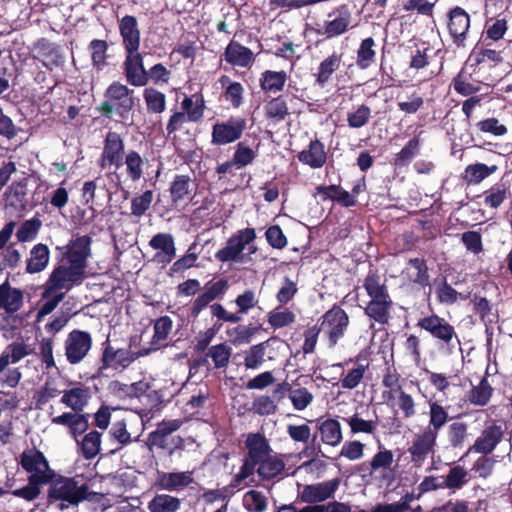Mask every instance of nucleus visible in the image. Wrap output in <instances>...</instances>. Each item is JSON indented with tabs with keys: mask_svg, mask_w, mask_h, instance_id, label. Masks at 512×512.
Segmentation results:
<instances>
[{
	"mask_svg": "<svg viewBox=\"0 0 512 512\" xmlns=\"http://www.w3.org/2000/svg\"><path fill=\"white\" fill-rule=\"evenodd\" d=\"M50 483L47 504L60 511L78 506L88 497V486L79 477L60 476Z\"/></svg>",
	"mask_w": 512,
	"mask_h": 512,
	"instance_id": "1",
	"label": "nucleus"
},
{
	"mask_svg": "<svg viewBox=\"0 0 512 512\" xmlns=\"http://www.w3.org/2000/svg\"><path fill=\"white\" fill-rule=\"evenodd\" d=\"M288 398L294 409L302 411L306 409L313 401V394L307 388L299 387L289 391Z\"/></svg>",
	"mask_w": 512,
	"mask_h": 512,
	"instance_id": "55",
	"label": "nucleus"
},
{
	"mask_svg": "<svg viewBox=\"0 0 512 512\" xmlns=\"http://www.w3.org/2000/svg\"><path fill=\"white\" fill-rule=\"evenodd\" d=\"M245 443L248 450L246 458L256 464L273 453L268 440L260 433L248 434Z\"/></svg>",
	"mask_w": 512,
	"mask_h": 512,
	"instance_id": "24",
	"label": "nucleus"
},
{
	"mask_svg": "<svg viewBox=\"0 0 512 512\" xmlns=\"http://www.w3.org/2000/svg\"><path fill=\"white\" fill-rule=\"evenodd\" d=\"M279 344L277 340L269 339L257 345L250 347L245 353L244 365L247 369H258L264 361L274 360L275 355L272 353L275 350L274 345Z\"/></svg>",
	"mask_w": 512,
	"mask_h": 512,
	"instance_id": "19",
	"label": "nucleus"
},
{
	"mask_svg": "<svg viewBox=\"0 0 512 512\" xmlns=\"http://www.w3.org/2000/svg\"><path fill=\"white\" fill-rule=\"evenodd\" d=\"M22 468L29 473L28 479L48 484L51 482L54 472L44 454L36 449L25 450L20 460Z\"/></svg>",
	"mask_w": 512,
	"mask_h": 512,
	"instance_id": "6",
	"label": "nucleus"
},
{
	"mask_svg": "<svg viewBox=\"0 0 512 512\" xmlns=\"http://www.w3.org/2000/svg\"><path fill=\"white\" fill-rule=\"evenodd\" d=\"M50 259L49 248L42 243L36 244L31 250L26 261V272L30 274L43 271Z\"/></svg>",
	"mask_w": 512,
	"mask_h": 512,
	"instance_id": "29",
	"label": "nucleus"
},
{
	"mask_svg": "<svg viewBox=\"0 0 512 512\" xmlns=\"http://www.w3.org/2000/svg\"><path fill=\"white\" fill-rule=\"evenodd\" d=\"M470 473L463 466L456 465L450 468L447 475L443 478V485L449 490H460L470 481Z\"/></svg>",
	"mask_w": 512,
	"mask_h": 512,
	"instance_id": "33",
	"label": "nucleus"
},
{
	"mask_svg": "<svg viewBox=\"0 0 512 512\" xmlns=\"http://www.w3.org/2000/svg\"><path fill=\"white\" fill-rule=\"evenodd\" d=\"M348 426L352 434H370L376 433L378 428V421L372 419H363L358 412L352 416L343 419Z\"/></svg>",
	"mask_w": 512,
	"mask_h": 512,
	"instance_id": "37",
	"label": "nucleus"
},
{
	"mask_svg": "<svg viewBox=\"0 0 512 512\" xmlns=\"http://www.w3.org/2000/svg\"><path fill=\"white\" fill-rule=\"evenodd\" d=\"M220 83L226 87L224 97L235 108L242 104L244 88L239 82H231L228 76H222Z\"/></svg>",
	"mask_w": 512,
	"mask_h": 512,
	"instance_id": "44",
	"label": "nucleus"
},
{
	"mask_svg": "<svg viewBox=\"0 0 512 512\" xmlns=\"http://www.w3.org/2000/svg\"><path fill=\"white\" fill-rule=\"evenodd\" d=\"M119 31L122 37L125 52H135L140 46V31L134 16L126 15L119 22Z\"/></svg>",
	"mask_w": 512,
	"mask_h": 512,
	"instance_id": "22",
	"label": "nucleus"
},
{
	"mask_svg": "<svg viewBox=\"0 0 512 512\" xmlns=\"http://www.w3.org/2000/svg\"><path fill=\"white\" fill-rule=\"evenodd\" d=\"M64 346L67 361L75 365L80 363L89 353L92 347V337L86 331L73 330L68 334Z\"/></svg>",
	"mask_w": 512,
	"mask_h": 512,
	"instance_id": "9",
	"label": "nucleus"
},
{
	"mask_svg": "<svg viewBox=\"0 0 512 512\" xmlns=\"http://www.w3.org/2000/svg\"><path fill=\"white\" fill-rule=\"evenodd\" d=\"M180 504V500L174 496L159 494L148 503V509L150 512H177Z\"/></svg>",
	"mask_w": 512,
	"mask_h": 512,
	"instance_id": "39",
	"label": "nucleus"
},
{
	"mask_svg": "<svg viewBox=\"0 0 512 512\" xmlns=\"http://www.w3.org/2000/svg\"><path fill=\"white\" fill-rule=\"evenodd\" d=\"M257 466V473L261 478L271 479L283 471L285 464L278 455L272 453L260 461Z\"/></svg>",
	"mask_w": 512,
	"mask_h": 512,
	"instance_id": "34",
	"label": "nucleus"
},
{
	"mask_svg": "<svg viewBox=\"0 0 512 512\" xmlns=\"http://www.w3.org/2000/svg\"><path fill=\"white\" fill-rule=\"evenodd\" d=\"M469 27L470 16L463 8L455 7L450 10L448 30L456 45H464Z\"/></svg>",
	"mask_w": 512,
	"mask_h": 512,
	"instance_id": "16",
	"label": "nucleus"
},
{
	"mask_svg": "<svg viewBox=\"0 0 512 512\" xmlns=\"http://www.w3.org/2000/svg\"><path fill=\"white\" fill-rule=\"evenodd\" d=\"M153 201V192L147 190L141 195L134 197L131 201V213L136 217H140L150 208Z\"/></svg>",
	"mask_w": 512,
	"mask_h": 512,
	"instance_id": "61",
	"label": "nucleus"
},
{
	"mask_svg": "<svg viewBox=\"0 0 512 512\" xmlns=\"http://www.w3.org/2000/svg\"><path fill=\"white\" fill-rule=\"evenodd\" d=\"M330 20L324 22L322 29L317 31L318 34L332 38L345 33L351 23V14L347 9L339 10L337 14H329Z\"/></svg>",
	"mask_w": 512,
	"mask_h": 512,
	"instance_id": "23",
	"label": "nucleus"
},
{
	"mask_svg": "<svg viewBox=\"0 0 512 512\" xmlns=\"http://www.w3.org/2000/svg\"><path fill=\"white\" fill-rule=\"evenodd\" d=\"M496 166H487L483 163H476L466 167L465 179L468 183H480L482 180L491 175L495 170Z\"/></svg>",
	"mask_w": 512,
	"mask_h": 512,
	"instance_id": "52",
	"label": "nucleus"
},
{
	"mask_svg": "<svg viewBox=\"0 0 512 512\" xmlns=\"http://www.w3.org/2000/svg\"><path fill=\"white\" fill-rule=\"evenodd\" d=\"M243 506L249 512H264L267 509V498L262 492L249 490L243 496Z\"/></svg>",
	"mask_w": 512,
	"mask_h": 512,
	"instance_id": "49",
	"label": "nucleus"
},
{
	"mask_svg": "<svg viewBox=\"0 0 512 512\" xmlns=\"http://www.w3.org/2000/svg\"><path fill=\"white\" fill-rule=\"evenodd\" d=\"M394 462L393 452L387 449H380L370 461V473L384 472L391 470Z\"/></svg>",
	"mask_w": 512,
	"mask_h": 512,
	"instance_id": "50",
	"label": "nucleus"
},
{
	"mask_svg": "<svg viewBox=\"0 0 512 512\" xmlns=\"http://www.w3.org/2000/svg\"><path fill=\"white\" fill-rule=\"evenodd\" d=\"M438 433L424 428L413 437L408 451L414 462L423 461L430 453H434Z\"/></svg>",
	"mask_w": 512,
	"mask_h": 512,
	"instance_id": "13",
	"label": "nucleus"
},
{
	"mask_svg": "<svg viewBox=\"0 0 512 512\" xmlns=\"http://www.w3.org/2000/svg\"><path fill=\"white\" fill-rule=\"evenodd\" d=\"M295 314L287 308L277 307L268 315V323L273 328H282L292 324L295 321Z\"/></svg>",
	"mask_w": 512,
	"mask_h": 512,
	"instance_id": "53",
	"label": "nucleus"
},
{
	"mask_svg": "<svg viewBox=\"0 0 512 512\" xmlns=\"http://www.w3.org/2000/svg\"><path fill=\"white\" fill-rule=\"evenodd\" d=\"M224 58L229 64L243 68L249 67L254 62L253 52L235 41L227 45Z\"/></svg>",
	"mask_w": 512,
	"mask_h": 512,
	"instance_id": "25",
	"label": "nucleus"
},
{
	"mask_svg": "<svg viewBox=\"0 0 512 512\" xmlns=\"http://www.w3.org/2000/svg\"><path fill=\"white\" fill-rule=\"evenodd\" d=\"M418 326L448 347L451 346L453 342L460 345L454 327L444 318L437 315L424 317L418 321Z\"/></svg>",
	"mask_w": 512,
	"mask_h": 512,
	"instance_id": "8",
	"label": "nucleus"
},
{
	"mask_svg": "<svg viewBox=\"0 0 512 512\" xmlns=\"http://www.w3.org/2000/svg\"><path fill=\"white\" fill-rule=\"evenodd\" d=\"M477 127L481 132L490 133L494 136L500 137L507 133V127L499 122L496 118H488L480 121Z\"/></svg>",
	"mask_w": 512,
	"mask_h": 512,
	"instance_id": "64",
	"label": "nucleus"
},
{
	"mask_svg": "<svg viewBox=\"0 0 512 512\" xmlns=\"http://www.w3.org/2000/svg\"><path fill=\"white\" fill-rule=\"evenodd\" d=\"M493 389L486 378H483L477 386H474L468 396L472 404L483 406L488 403Z\"/></svg>",
	"mask_w": 512,
	"mask_h": 512,
	"instance_id": "48",
	"label": "nucleus"
},
{
	"mask_svg": "<svg viewBox=\"0 0 512 512\" xmlns=\"http://www.w3.org/2000/svg\"><path fill=\"white\" fill-rule=\"evenodd\" d=\"M190 182V177L186 175H177L174 178L170 186V193L175 205L185 202L190 198Z\"/></svg>",
	"mask_w": 512,
	"mask_h": 512,
	"instance_id": "38",
	"label": "nucleus"
},
{
	"mask_svg": "<svg viewBox=\"0 0 512 512\" xmlns=\"http://www.w3.org/2000/svg\"><path fill=\"white\" fill-rule=\"evenodd\" d=\"M149 245L156 250L153 259L159 264L170 263L176 255L175 242L171 234L158 233L151 238Z\"/></svg>",
	"mask_w": 512,
	"mask_h": 512,
	"instance_id": "20",
	"label": "nucleus"
},
{
	"mask_svg": "<svg viewBox=\"0 0 512 512\" xmlns=\"http://www.w3.org/2000/svg\"><path fill=\"white\" fill-rule=\"evenodd\" d=\"M46 294V287L43 286V292H42V299L45 300V302L40 307L38 313H37V321H41V319L50 314L57 306L58 304L64 299V293H58L54 292L51 295H45Z\"/></svg>",
	"mask_w": 512,
	"mask_h": 512,
	"instance_id": "59",
	"label": "nucleus"
},
{
	"mask_svg": "<svg viewBox=\"0 0 512 512\" xmlns=\"http://www.w3.org/2000/svg\"><path fill=\"white\" fill-rule=\"evenodd\" d=\"M86 270L78 265H73L63 259L52 270L43 286L46 287V294L51 295L54 292L64 293L70 291L75 285H79L85 279Z\"/></svg>",
	"mask_w": 512,
	"mask_h": 512,
	"instance_id": "4",
	"label": "nucleus"
},
{
	"mask_svg": "<svg viewBox=\"0 0 512 512\" xmlns=\"http://www.w3.org/2000/svg\"><path fill=\"white\" fill-rule=\"evenodd\" d=\"M91 399L90 388L82 383H76L63 391L61 403L73 412L81 413Z\"/></svg>",
	"mask_w": 512,
	"mask_h": 512,
	"instance_id": "18",
	"label": "nucleus"
},
{
	"mask_svg": "<svg viewBox=\"0 0 512 512\" xmlns=\"http://www.w3.org/2000/svg\"><path fill=\"white\" fill-rule=\"evenodd\" d=\"M246 121L243 118H230L223 123H217L213 126L212 142L217 145H225L238 140L244 129Z\"/></svg>",
	"mask_w": 512,
	"mask_h": 512,
	"instance_id": "11",
	"label": "nucleus"
},
{
	"mask_svg": "<svg viewBox=\"0 0 512 512\" xmlns=\"http://www.w3.org/2000/svg\"><path fill=\"white\" fill-rule=\"evenodd\" d=\"M44 485L46 484L28 479L27 484L23 487L13 490L12 495L27 502H32L41 495L42 487Z\"/></svg>",
	"mask_w": 512,
	"mask_h": 512,
	"instance_id": "54",
	"label": "nucleus"
},
{
	"mask_svg": "<svg viewBox=\"0 0 512 512\" xmlns=\"http://www.w3.org/2000/svg\"><path fill=\"white\" fill-rule=\"evenodd\" d=\"M109 436L115 441L118 446L111 450V453H115L123 447L129 445L133 439L129 431L127 430V424L124 420L115 422L109 430Z\"/></svg>",
	"mask_w": 512,
	"mask_h": 512,
	"instance_id": "42",
	"label": "nucleus"
},
{
	"mask_svg": "<svg viewBox=\"0 0 512 512\" xmlns=\"http://www.w3.org/2000/svg\"><path fill=\"white\" fill-rule=\"evenodd\" d=\"M375 41L369 37L364 39L357 51V65L361 69L368 68L375 59L376 52L374 50Z\"/></svg>",
	"mask_w": 512,
	"mask_h": 512,
	"instance_id": "47",
	"label": "nucleus"
},
{
	"mask_svg": "<svg viewBox=\"0 0 512 512\" xmlns=\"http://www.w3.org/2000/svg\"><path fill=\"white\" fill-rule=\"evenodd\" d=\"M256 233L253 228H245L237 231L226 242V245L215 253V258L220 262L246 263L248 257L243 253L254 254L257 247L253 244Z\"/></svg>",
	"mask_w": 512,
	"mask_h": 512,
	"instance_id": "3",
	"label": "nucleus"
},
{
	"mask_svg": "<svg viewBox=\"0 0 512 512\" xmlns=\"http://www.w3.org/2000/svg\"><path fill=\"white\" fill-rule=\"evenodd\" d=\"M231 354V349L225 344L212 346L208 355L212 358L216 367H224L227 365Z\"/></svg>",
	"mask_w": 512,
	"mask_h": 512,
	"instance_id": "63",
	"label": "nucleus"
},
{
	"mask_svg": "<svg viewBox=\"0 0 512 512\" xmlns=\"http://www.w3.org/2000/svg\"><path fill=\"white\" fill-rule=\"evenodd\" d=\"M316 196H318L322 201H326L328 199L335 200L346 207L355 204L354 196L336 185L318 186L316 188Z\"/></svg>",
	"mask_w": 512,
	"mask_h": 512,
	"instance_id": "31",
	"label": "nucleus"
},
{
	"mask_svg": "<svg viewBox=\"0 0 512 512\" xmlns=\"http://www.w3.org/2000/svg\"><path fill=\"white\" fill-rule=\"evenodd\" d=\"M30 345L16 341L7 345L0 354V388H15L22 378L19 367L10 368L32 354Z\"/></svg>",
	"mask_w": 512,
	"mask_h": 512,
	"instance_id": "2",
	"label": "nucleus"
},
{
	"mask_svg": "<svg viewBox=\"0 0 512 512\" xmlns=\"http://www.w3.org/2000/svg\"><path fill=\"white\" fill-rule=\"evenodd\" d=\"M340 480L338 478L311 485H305L300 492L302 502L313 504L323 502L331 497L338 489Z\"/></svg>",
	"mask_w": 512,
	"mask_h": 512,
	"instance_id": "15",
	"label": "nucleus"
},
{
	"mask_svg": "<svg viewBox=\"0 0 512 512\" xmlns=\"http://www.w3.org/2000/svg\"><path fill=\"white\" fill-rule=\"evenodd\" d=\"M502 436L503 430L501 426L496 424L489 425L482 431L480 436L477 437L469 451H474L481 454H489L495 449Z\"/></svg>",
	"mask_w": 512,
	"mask_h": 512,
	"instance_id": "21",
	"label": "nucleus"
},
{
	"mask_svg": "<svg viewBox=\"0 0 512 512\" xmlns=\"http://www.w3.org/2000/svg\"><path fill=\"white\" fill-rule=\"evenodd\" d=\"M298 160L313 169L323 167L327 160L324 144L319 140L311 141L308 147L298 154Z\"/></svg>",
	"mask_w": 512,
	"mask_h": 512,
	"instance_id": "26",
	"label": "nucleus"
},
{
	"mask_svg": "<svg viewBox=\"0 0 512 512\" xmlns=\"http://www.w3.org/2000/svg\"><path fill=\"white\" fill-rule=\"evenodd\" d=\"M143 98L149 113L160 114L166 108V96L154 88L144 89Z\"/></svg>",
	"mask_w": 512,
	"mask_h": 512,
	"instance_id": "41",
	"label": "nucleus"
},
{
	"mask_svg": "<svg viewBox=\"0 0 512 512\" xmlns=\"http://www.w3.org/2000/svg\"><path fill=\"white\" fill-rule=\"evenodd\" d=\"M25 188L19 183H12L4 193V202L6 208L14 210L24 209L25 207Z\"/></svg>",
	"mask_w": 512,
	"mask_h": 512,
	"instance_id": "40",
	"label": "nucleus"
},
{
	"mask_svg": "<svg viewBox=\"0 0 512 512\" xmlns=\"http://www.w3.org/2000/svg\"><path fill=\"white\" fill-rule=\"evenodd\" d=\"M265 114L275 123L284 120L288 114L286 100L283 97L273 98L265 105Z\"/></svg>",
	"mask_w": 512,
	"mask_h": 512,
	"instance_id": "46",
	"label": "nucleus"
},
{
	"mask_svg": "<svg viewBox=\"0 0 512 512\" xmlns=\"http://www.w3.org/2000/svg\"><path fill=\"white\" fill-rule=\"evenodd\" d=\"M124 159L128 177L134 182L139 181L144 174V167L147 164V160L142 158L141 155L134 150H130L125 155Z\"/></svg>",
	"mask_w": 512,
	"mask_h": 512,
	"instance_id": "35",
	"label": "nucleus"
},
{
	"mask_svg": "<svg viewBox=\"0 0 512 512\" xmlns=\"http://www.w3.org/2000/svg\"><path fill=\"white\" fill-rule=\"evenodd\" d=\"M286 80L287 75L284 71L267 70L261 75L260 86L265 92L277 93L283 89Z\"/></svg>",
	"mask_w": 512,
	"mask_h": 512,
	"instance_id": "36",
	"label": "nucleus"
},
{
	"mask_svg": "<svg viewBox=\"0 0 512 512\" xmlns=\"http://www.w3.org/2000/svg\"><path fill=\"white\" fill-rule=\"evenodd\" d=\"M41 221L38 218H32L24 221L16 233V237L20 242L32 241L36 238Z\"/></svg>",
	"mask_w": 512,
	"mask_h": 512,
	"instance_id": "57",
	"label": "nucleus"
},
{
	"mask_svg": "<svg viewBox=\"0 0 512 512\" xmlns=\"http://www.w3.org/2000/svg\"><path fill=\"white\" fill-rule=\"evenodd\" d=\"M124 159V141L116 132H109L104 140V146L98 165L101 169L119 168Z\"/></svg>",
	"mask_w": 512,
	"mask_h": 512,
	"instance_id": "10",
	"label": "nucleus"
},
{
	"mask_svg": "<svg viewBox=\"0 0 512 512\" xmlns=\"http://www.w3.org/2000/svg\"><path fill=\"white\" fill-rule=\"evenodd\" d=\"M193 482L192 472H169L158 476V486L166 491L174 492L184 489Z\"/></svg>",
	"mask_w": 512,
	"mask_h": 512,
	"instance_id": "27",
	"label": "nucleus"
},
{
	"mask_svg": "<svg viewBox=\"0 0 512 512\" xmlns=\"http://www.w3.org/2000/svg\"><path fill=\"white\" fill-rule=\"evenodd\" d=\"M101 433L90 431L80 442L81 453L86 459H93L98 455L101 449Z\"/></svg>",
	"mask_w": 512,
	"mask_h": 512,
	"instance_id": "43",
	"label": "nucleus"
},
{
	"mask_svg": "<svg viewBox=\"0 0 512 512\" xmlns=\"http://www.w3.org/2000/svg\"><path fill=\"white\" fill-rule=\"evenodd\" d=\"M448 421V413L437 402L429 403V424L426 428L431 429L432 431L439 434L440 429L446 424Z\"/></svg>",
	"mask_w": 512,
	"mask_h": 512,
	"instance_id": "45",
	"label": "nucleus"
},
{
	"mask_svg": "<svg viewBox=\"0 0 512 512\" xmlns=\"http://www.w3.org/2000/svg\"><path fill=\"white\" fill-rule=\"evenodd\" d=\"M124 72L128 83L133 86H144L148 82V73L143 65V57L139 51L126 52Z\"/></svg>",
	"mask_w": 512,
	"mask_h": 512,
	"instance_id": "17",
	"label": "nucleus"
},
{
	"mask_svg": "<svg viewBox=\"0 0 512 512\" xmlns=\"http://www.w3.org/2000/svg\"><path fill=\"white\" fill-rule=\"evenodd\" d=\"M196 248V242L192 243L189 246L186 253L172 264L170 268L171 274H177L195 266L196 261L198 259V253L196 252Z\"/></svg>",
	"mask_w": 512,
	"mask_h": 512,
	"instance_id": "51",
	"label": "nucleus"
},
{
	"mask_svg": "<svg viewBox=\"0 0 512 512\" xmlns=\"http://www.w3.org/2000/svg\"><path fill=\"white\" fill-rule=\"evenodd\" d=\"M91 239L88 236H79L72 239L65 247L61 259L86 270L87 259L90 256Z\"/></svg>",
	"mask_w": 512,
	"mask_h": 512,
	"instance_id": "14",
	"label": "nucleus"
},
{
	"mask_svg": "<svg viewBox=\"0 0 512 512\" xmlns=\"http://www.w3.org/2000/svg\"><path fill=\"white\" fill-rule=\"evenodd\" d=\"M132 92L126 85L113 82L105 92V101L101 105V111L106 115L117 113L121 118H126L134 107Z\"/></svg>",
	"mask_w": 512,
	"mask_h": 512,
	"instance_id": "5",
	"label": "nucleus"
},
{
	"mask_svg": "<svg viewBox=\"0 0 512 512\" xmlns=\"http://www.w3.org/2000/svg\"><path fill=\"white\" fill-rule=\"evenodd\" d=\"M341 62V54L333 53L325 58L314 74L317 84L323 87L330 80L332 74L339 69Z\"/></svg>",
	"mask_w": 512,
	"mask_h": 512,
	"instance_id": "32",
	"label": "nucleus"
},
{
	"mask_svg": "<svg viewBox=\"0 0 512 512\" xmlns=\"http://www.w3.org/2000/svg\"><path fill=\"white\" fill-rule=\"evenodd\" d=\"M318 432L321 441L332 447L338 446L343 439L341 425L335 419H326L319 423Z\"/></svg>",
	"mask_w": 512,
	"mask_h": 512,
	"instance_id": "30",
	"label": "nucleus"
},
{
	"mask_svg": "<svg viewBox=\"0 0 512 512\" xmlns=\"http://www.w3.org/2000/svg\"><path fill=\"white\" fill-rule=\"evenodd\" d=\"M24 296L21 290L10 286L7 282L0 285V310L13 314L23 306Z\"/></svg>",
	"mask_w": 512,
	"mask_h": 512,
	"instance_id": "28",
	"label": "nucleus"
},
{
	"mask_svg": "<svg viewBox=\"0 0 512 512\" xmlns=\"http://www.w3.org/2000/svg\"><path fill=\"white\" fill-rule=\"evenodd\" d=\"M371 118V109L367 105H359L347 114V122L350 128L358 129L365 126Z\"/></svg>",
	"mask_w": 512,
	"mask_h": 512,
	"instance_id": "56",
	"label": "nucleus"
},
{
	"mask_svg": "<svg viewBox=\"0 0 512 512\" xmlns=\"http://www.w3.org/2000/svg\"><path fill=\"white\" fill-rule=\"evenodd\" d=\"M391 304L369 303L365 308L366 314L374 321L385 324L389 318Z\"/></svg>",
	"mask_w": 512,
	"mask_h": 512,
	"instance_id": "62",
	"label": "nucleus"
},
{
	"mask_svg": "<svg viewBox=\"0 0 512 512\" xmlns=\"http://www.w3.org/2000/svg\"><path fill=\"white\" fill-rule=\"evenodd\" d=\"M407 272L411 280L420 285H426L428 283V273L425 263L416 258L409 261Z\"/></svg>",
	"mask_w": 512,
	"mask_h": 512,
	"instance_id": "58",
	"label": "nucleus"
},
{
	"mask_svg": "<svg viewBox=\"0 0 512 512\" xmlns=\"http://www.w3.org/2000/svg\"><path fill=\"white\" fill-rule=\"evenodd\" d=\"M150 349H144L139 352H133L128 348L115 349L111 345H107L102 354V362L105 368L127 367L141 356H146Z\"/></svg>",
	"mask_w": 512,
	"mask_h": 512,
	"instance_id": "12",
	"label": "nucleus"
},
{
	"mask_svg": "<svg viewBox=\"0 0 512 512\" xmlns=\"http://www.w3.org/2000/svg\"><path fill=\"white\" fill-rule=\"evenodd\" d=\"M349 325V316L339 306L334 305L322 316V322L318 328L328 338L331 346H334L344 336Z\"/></svg>",
	"mask_w": 512,
	"mask_h": 512,
	"instance_id": "7",
	"label": "nucleus"
},
{
	"mask_svg": "<svg viewBox=\"0 0 512 512\" xmlns=\"http://www.w3.org/2000/svg\"><path fill=\"white\" fill-rule=\"evenodd\" d=\"M367 366L363 364H357L355 367L350 369L341 379V386L345 389H354L362 381L366 372Z\"/></svg>",
	"mask_w": 512,
	"mask_h": 512,
	"instance_id": "60",
	"label": "nucleus"
}]
</instances>
